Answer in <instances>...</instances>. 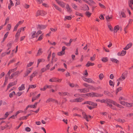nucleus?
<instances>
[{"label":"nucleus","mask_w":133,"mask_h":133,"mask_svg":"<svg viewBox=\"0 0 133 133\" xmlns=\"http://www.w3.org/2000/svg\"><path fill=\"white\" fill-rule=\"evenodd\" d=\"M87 95L88 97H101L102 95L98 94L92 92L91 93H89L86 94Z\"/></svg>","instance_id":"nucleus-1"},{"label":"nucleus","mask_w":133,"mask_h":133,"mask_svg":"<svg viewBox=\"0 0 133 133\" xmlns=\"http://www.w3.org/2000/svg\"><path fill=\"white\" fill-rule=\"evenodd\" d=\"M108 101L118 107L120 108H123V107L122 106L117 104L116 102L113 100L109 99Z\"/></svg>","instance_id":"nucleus-2"},{"label":"nucleus","mask_w":133,"mask_h":133,"mask_svg":"<svg viewBox=\"0 0 133 133\" xmlns=\"http://www.w3.org/2000/svg\"><path fill=\"white\" fill-rule=\"evenodd\" d=\"M88 104L94 106H96L97 105V103H94V102L91 101H88L85 102L83 103L82 104Z\"/></svg>","instance_id":"nucleus-3"},{"label":"nucleus","mask_w":133,"mask_h":133,"mask_svg":"<svg viewBox=\"0 0 133 133\" xmlns=\"http://www.w3.org/2000/svg\"><path fill=\"white\" fill-rule=\"evenodd\" d=\"M126 77V75L124 74H122L120 77L117 79V81H122L125 79Z\"/></svg>","instance_id":"nucleus-4"},{"label":"nucleus","mask_w":133,"mask_h":133,"mask_svg":"<svg viewBox=\"0 0 133 133\" xmlns=\"http://www.w3.org/2000/svg\"><path fill=\"white\" fill-rule=\"evenodd\" d=\"M83 79L85 81L87 82L91 83H95L94 81L91 79L90 78H87L85 77H83Z\"/></svg>","instance_id":"nucleus-5"},{"label":"nucleus","mask_w":133,"mask_h":133,"mask_svg":"<svg viewBox=\"0 0 133 133\" xmlns=\"http://www.w3.org/2000/svg\"><path fill=\"white\" fill-rule=\"evenodd\" d=\"M54 101H55V103H56L57 104L61 105V104L60 103H59L55 99H52V98H49L46 101V103H49L50 102H53Z\"/></svg>","instance_id":"nucleus-6"},{"label":"nucleus","mask_w":133,"mask_h":133,"mask_svg":"<svg viewBox=\"0 0 133 133\" xmlns=\"http://www.w3.org/2000/svg\"><path fill=\"white\" fill-rule=\"evenodd\" d=\"M83 100V99L82 98H78L74 99L73 100H71L70 101L72 102H82Z\"/></svg>","instance_id":"nucleus-7"},{"label":"nucleus","mask_w":133,"mask_h":133,"mask_svg":"<svg viewBox=\"0 0 133 133\" xmlns=\"http://www.w3.org/2000/svg\"><path fill=\"white\" fill-rule=\"evenodd\" d=\"M57 3L61 7L64 8L65 5V4L63 2H61L58 0H56Z\"/></svg>","instance_id":"nucleus-8"},{"label":"nucleus","mask_w":133,"mask_h":133,"mask_svg":"<svg viewBox=\"0 0 133 133\" xmlns=\"http://www.w3.org/2000/svg\"><path fill=\"white\" fill-rule=\"evenodd\" d=\"M46 26L47 25H44L38 24L37 25V28L38 29H40L42 30L45 29Z\"/></svg>","instance_id":"nucleus-9"},{"label":"nucleus","mask_w":133,"mask_h":133,"mask_svg":"<svg viewBox=\"0 0 133 133\" xmlns=\"http://www.w3.org/2000/svg\"><path fill=\"white\" fill-rule=\"evenodd\" d=\"M36 32L34 31L31 32V34L29 35V37L30 38H33L35 37H36Z\"/></svg>","instance_id":"nucleus-10"},{"label":"nucleus","mask_w":133,"mask_h":133,"mask_svg":"<svg viewBox=\"0 0 133 133\" xmlns=\"http://www.w3.org/2000/svg\"><path fill=\"white\" fill-rule=\"evenodd\" d=\"M33 68L32 67L31 68H30L27 69L26 71V72L25 74V75L24 76V77L27 76L28 75L31 71L32 70Z\"/></svg>","instance_id":"nucleus-11"},{"label":"nucleus","mask_w":133,"mask_h":133,"mask_svg":"<svg viewBox=\"0 0 133 133\" xmlns=\"http://www.w3.org/2000/svg\"><path fill=\"white\" fill-rule=\"evenodd\" d=\"M119 29V26L118 25H117L114 27L113 31L114 33H116Z\"/></svg>","instance_id":"nucleus-12"},{"label":"nucleus","mask_w":133,"mask_h":133,"mask_svg":"<svg viewBox=\"0 0 133 133\" xmlns=\"http://www.w3.org/2000/svg\"><path fill=\"white\" fill-rule=\"evenodd\" d=\"M16 81H15L13 82H11L9 83L7 87V89H8L11 87L16 84Z\"/></svg>","instance_id":"nucleus-13"},{"label":"nucleus","mask_w":133,"mask_h":133,"mask_svg":"<svg viewBox=\"0 0 133 133\" xmlns=\"http://www.w3.org/2000/svg\"><path fill=\"white\" fill-rule=\"evenodd\" d=\"M78 91L80 92L85 93L88 91V90L86 88H84L83 89H79Z\"/></svg>","instance_id":"nucleus-14"},{"label":"nucleus","mask_w":133,"mask_h":133,"mask_svg":"<svg viewBox=\"0 0 133 133\" xmlns=\"http://www.w3.org/2000/svg\"><path fill=\"white\" fill-rule=\"evenodd\" d=\"M132 43H130L127 45L124 48L125 50H126L130 48L132 45Z\"/></svg>","instance_id":"nucleus-15"},{"label":"nucleus","mask_w":133,"mask_h":133,"mask_svg":"<svg viewBox=\"0 0 133 133\" xmlns=\"http://www.w3.org/2000/svg\"><path fill=\"white\" fill-rule=\"evenodd\" d=\"M66 8L67 12H70L72 11V10L70 8V7L68 4H67L66 5Z\"/></svg>","instance_id":"nucleus-16"},{"label":"nucleus","mask_w":133,"mask_h":133,"mask_svg":"<svg viewBox=\"0 0 133 133\" xmlns=\"http://www.w3.org/2000/svg\"><path fill=\"white\" fill-rule=\"evenodd\" d=\"M89 2L86 1V2L89 5H91L92 4H95L96 3L92 0H89Z\"/></svg>","instance_id":"nucleus-17"},{"label":"nucleus","mask_w":133,"mask_h":133,"mask_svg":"<svg viewBox=\"0 0 133 133\" xmlns=\"http://www.w3.org/2000/svg\"><path fill=\"white\" fill-rule=\"evenodd\" d=\"M82 114L84 118H85L87 121H89L88 120V115H86L84 111L82 112Z\"/></svg>","instance_id":"nucleus-18"},{"label":"nucleus","mask_w":133,"mask_h":133,"mask_svg":"<svg viewBox=\"0 0 133 133\" xmlns=\"http://www.w3.org/2000/svg\"><path fill=\"white\" fill-rule=\"evenodd\" d=\"M10 52L11 51L10 50L8 52H5L3 53L2 54L1 56L2 57H3L7 55H8L10 53Z\"/></svg>","instance_id":"nucleus-19"},{"label":"nucleus","mask_w":133,"mask_h":133,"mask_svg":"<svg viewBox=\"0 0 133 133\" xmlns=\"http://www.w3.org/2000/svg\"><path fill=\"white\" fill-rule=\"evenodd\" d=\"M128 3L129 6L132 9H133V8L131 7V6L133 4V0H129Z\"/></svg>","instance_id":"nucleus-20"},{"label":"nucleus","mask_w":133,"mask_h":133,"mask_svg":"<svg viewBox=\"0 0 133 133\" xmlns=\"http://www.w3.org/2000/svg\"><path fill=\"white\" fill-rule=\"evenodd\" d=\"M110 60L113 62H114L116 63H118L119 61L117 59L114 58H110Z\"/></svg>","instance_id":"nucleus-21"},{"label":"nucleus","mask_w":133,"mask_h":133,"mask_svg":"<svg viewBox=\"0 0 133 133\" xmlns=\"http://www.w3.org/2000/svg\"><path fill=\"white\" fill-rule=\"evenodd\" d=\"M57 78L56 77H52L49 80V81L51 82H57Z\"/></svg>","instance_id":"nucleus-22"},{"label":"nucleus","mask_w":133,"mask_h":133,"mask_svg":"<svg viewBox=\"0 0 133 133\" xmlns=\"http://www.w3.org/2000/svg\"><path fill=\"white\" fill-rule=\"evenodd\" d=\"M94 65L93 63H92L89 61H88L86 65V66L87 67H89L90 66H93Z\"/></svg>","instance_id":"nucleus-23"},{"label":"nucleus","mask_w":133,"mask_h":133,"mask_svg":"<svg viewBox=\"0 0 133 133\" xmlns=\"http://www.w3.org/2000/svg\"><path fill=\"white\" fill-rule=\"evenodd\" d=\"M74 40V39H70L69 43L65 42L64 43L67 46H70L71 45V42L72 41Z\"/></svg>","instance_id":"nucleus-24"},{"label":"nucleus","mask_w":133,"mask_h":133,"mask_svg":"<svg viewBox=\"0 0 133 133\" xmlns=\"http://www.w3.org/2000/svg\"><path fill=\"white\" fill-rule=\"evenodd\" d=\"M18 89L19 91H21L24 90L25 89L24 85L23 84H22L21 86L18 88Z\"/></svg>","instance_id":"nucleus-25"},{"label":"nucleus","mask_w":133,"mask_h":133,"mask_svg":"<svg viewBox=\"0 0 133 133\" xmlns=\"http://www.w3.org/2000/svg\"><path fill=\"white\" fill-rule=\"evenodd\" d=\"M104 94L106 95L110 96L111 97H113V96L108 91H104Z\"/></svg>","instance_id":"nucleus-26"},{"label":"nucleus","mask_w":133,"mask_h":133,"mask_svg":"<svg viewBox=\"0 0 133 133\" xmlns=\"http://www.w3.org/2000/svg\"><path fill=\"white\" fill-rule=\"evenodd\" d=\"M105 18L107 21L109 22L111 20V19H112V16H106Z\"/></svg>","instance_id":"nucleus-27"},{"label":"nucleus","mask_w":133,"mask_h":133,"mask_svg":"<svg viewBox=\"0 0 133 133\" xmlns=\"http://www.w3.org/2000/svg\"><path fill=\"white\" fill-rule=\"evenodd\" d=\"M126 106L128 107H130L133 106V103H126Z\"/></svg>","instance_id":"nucleus-28"},{"label":"nucleus","mask_w":133,"mask_h":133,"mask_svg":"<svg viewBox=\"0 0 133 133\" xmlns=\"http://www.w3.org/2000/svg\"><path fill=\"white\" fill-rule=\"evenodd\" d=\"M122 90V88L121 87H119L118 88L116 91V94L117 95V93Z\"/></svg>","instance_id":"nucleus-29"},{"label":"nucleus","mask_w":133,"mask_h":133,"mask_svg":"<svg viewBox=\"0 0 133 133\" xmlns=\"http://www.w3.org/2000/svg\"><path fill=\"white\" fill-rule=\"evenodd\" d=\"M38 103V102H36L34 105H30V107L32 108H36Z\"/></svg>","instance_id":"nucleus-30"},{"label":"nucleus","mask_w":133,"mask_h":133,"mask_svg":"<svg viewBox=\"0 0 133 133\" xmlns=\"http://www.w3.org/2000/svg\"><path fill=\"white\" fill-rule=\"evenodd\" d=\"M37 73V71H35L30 76L33 78L34 77Z\"/></svg>","instance_id":"nucleus-31"},{"label":"nucleus","mask_w":133,"mask_h":133,"mask_svg":"<svg viewBox=\"0 0 133 133\" xmlns=\"http://www.w3.org/2000/svg\"><path fill=\"white\" fill-rule=\"evenodd\" d=\"M71 19V17L70 16H65V18H64V20H66V19L70 20Z\"/></svg>","instance_id":"nucleus-32"},{"label":"nucleus","mask_w":133,"mask_h":133,"mask_svg":"<svg viewBox=\"0 0 133 133\" xmlns=\"http://www.w3.org/2000/svg\"><path fill=\"white\" fill-rule=\"evenodd\" d=\"M15 92L14 91H13L9 94V97L10 98H12L13 97V96L15 95Z\"/></svg>","instance_id":"nucleus-33"},{"label":"nucleus","mask_w":133,"mask_h":133,"mask_svg":"<svg viewBox=\"0 0 133 133\" xmlns=\"http://www.w3.org/2000/svg\"><path fill=\"white\" fill-rule=\"evenodd\" d=\"M20 35V34H18L17 33H16V34L15 35V37L16 38L15 40L16 41H17V40H18V39Z\"/></svg>","instance_id":"nucleus-34"},{"label":"nucleus","mask_w":133,"mask_h":133,"mask_svg":"<svg viewBox=\"0 0 133 133\" xmlns=\"http://www.w3.org/2000/svg\"><path fill=\"white\" fill-rule=\"evenodd\" d=\"M98 4L99 6L102 8L105 9L106 8L105 6L104 5H103L101 4V3H98Z\"/></svg>","instance_id":"nucleus-35"},{"label":"nucleus","mask_w":133,"mask_h":133,"mask_svg":"<svg viewBox=\"0 0 133 133\" xmlns=\"http://www.w3.org/2000/svg\"><path fill=\"white\" fill-rule=\"evenodd\" d=\"M9 33V32H7L5 35L3 39V41H4L5 39L8 35Z\"/></svg>","instance_id":"nucleus-36"},{"label":"nucleus","mask_w":133,"mask_h":133,"mask_svg":"<svg viewBox=\"0 0 133 133\" xmlns=\"http://www.w3.org/2000/svg\"><path fill=\"white\" fill-rule=\"evenodd\" d=\"M42 53L41 49H40L38 50V52L37 54V56H38L40 55Z\"/></svg>","instance_id":"nucleus-37"},{"label":"nucleus","mask_w":133,"mask_h":133,"mask_svg":"<svg viewBox=\"0 0 133 133\" xmlns=\"http://www.w3.org/2000/svg\"><path fill=\"white\" fill-rule=\"evenodd\" d=\"M17 74L18 72H15L14 73L12 74L9 77V78H12L15 75H17Z\"/></svg>","instance_id":"nucleus-38"},{"label":"nucleus","mask_w":133,"mask_h":133,"mask_svg":"<svg viewBox=\"0 0 133 133\" xmlns=\"http://www.w3.org/2000/svg\"><path fill=\"white\" fill-rule=\"evenodd\" d=\"M86 15L88 17H89L91 15V13H90L89 11H87L85 13Z\"/></svg>","instance_id":"nucleus-39"},{"label":"nucleus","mask_w":133,"mask_h":133,"mask_svg":"<svg viewBox=\"0 0 133 133\" xmlns=\"http://www.w3.org/2000/svg\"><path fill=\"white\" fill-rule=\"evenodd\" d=\"M42 32L40 30H38L36 33V37H37L38 35L42 33Z\"/></svg>","instance_id":"nucleus-40"},{"label":"nucleus","mask_w":133,"mask_h":133,"mask_svg":"<svg viewBox=\"0 0 133 133\" xmlns=\"http://www.w3.org/2000/svg\"><path fill=\"white\" fill-rule=\"evenodd\" d=\"M36 86L35 85H29V89L30 88H34L36 87Z\"/></svg>","instance_id":"nucleus-41"},{"label":"nucleus","mask_w":133,"mask_h":133,"mask_svg":"<svg viewBox=\"0 0 133 133\" xmlns=\"http://www.w3.org/2000/svg\"><path fill=\"white\" fill-rule=\"evenodd\" d=\"M108 60L107 57L103 58L102 59V61L104 62H106Z\"/></svg>","instance_id":"nucleus-42"},{"label":"nucleus","mask_w":133,"mask_h":133,"mask_svg":"<svg viewBox=\"0 0 133 133\" xmlns=\"http://www.w3.org/2000/svg\"><path fill=\"white\" fill-rule=\"evenodd\" d=\"M99 77L100 79L101 80H102L104 77V75L103 74H101L99 75Z\"/></svg>","instance_id":"nucleus-43"},{"label":"nucleus","mask_w":133,"mask_h":133,"mask_svg":"<svg viewBox=\"0 0 133 133\" xmlns=\"http://www.w3.org/2000/svg\"><path fill=\"white\" fill-rule=\"evenodd\" d=\"M72 7L75 10L77 9V6L74 3H72L71 4Z\"/></svg>","instance_id":"nucleus-44"},{"label":"nucleus","mask_w":133,"mask_h":133,"mask_svg":"<svg viewBox=\"0 0 133 133\" xmlns=\"http://www.w3.org/2000/svg\"><path fill=\"white\" fill-rule=\"evenodd\" d=\"M120 17H125V15L124 13L123 12H121V14L120 15Z\"/></svg>","instance_id":"nucleus-45"},{"label":"nucleus","mask_w":133,"mask_h":133,"mask_svg":"<svg viewBox=\"0 0 133 133\" xmlns=\"http://www.w3.org/2000/svg\"><path fill=\"white\" fill-rule=\"evenodd\" d=\"M65 53V51H62L60 52H59L58 53V55L59 56H61L64 55Z\"/></svg>","instance_id":"nucleus-46"},{"label":"nucleus","mask_w":133,"mask_h":133,"mask_svg":"<svg viewBox=\"0 0 133 133\" xmlns=\"http://www.w3.org/2000/svg\"><path fill=\"white\" fill-rule=\"evenodd\" d=\"M108 26L110 30L111 31H113V29L111 26L110 24L108 25Z\"/></svg>","instance_id":"nucleus-47"},{"label":"nucleus","mask_w":133,"mask_h":133,"mask_svg":"<svg viewBox=\"0 0 133 133\" xmlns=\"http://www.w3.org/2000/svg\"><path fill=\"white\" fill-rule=\"evenodd\" d=\"M41 15H44L46 14V12L45 11H43V10H41Z\"/></svg>","instance_id":"nucleus-48"},{"label":"nucleus","mask_w":133,"mask_h":133,"mask_svg":"<svg viewBox=\"0 0 133 133\" xmlns=\"http://www.w3.org/2000/svg\"><path fill=\"white\" fill-rule=\"evenodd\" d=\"M109 82L110 85L112 86L113 87H114V83H113L112 81L110 80L109 81Z\"/></svg>","instance_id":"nucleus-49"},{"label":"nucleus","mask_w":133,"mask_h":133,"mask_svg":"<svg viewBox=\"0 0 133 133\" xmlns=\"http://www.w3.org/2000/svg\"><path fill=\"white\" fill-rule=\"evenodd\" d=\"M34 63V62H30L28 64L27 66V67H30Z\"/></svg>","instance_id":"nucleus-50"},{"label":"nucleus","mask_w":133,"mask_h":133,"mask_svg":"<svg viewBox=\"0 0 133 133\" xmlns=\"http://www.w3.org/2000/svg\"><path fill=\"white\" fill-rule=\"evenodd\" d=\"M44 61V60L43 59H39L38 60L37 64L38 65L41 62H43Z\"/></svg>","instance_id":"nucleus-51"},{"label":"nucleus","mask_w":133,"mask_h":133,"mask_svg":"<svg viewBox=\"0 0 133 133\" xmlns=\"http://www.w3.org/2000/svg\"><path fill=\"white\" fill-rule=\"evenodd\" d=\"M25 130L27 132H30L31 131L30 128L29 127H27L25 128Z\"/></svg>","instance_id":"nucleus-52"},{"label":"nucleus","mask_w":133,"mask_h":133,"mask_svg":"<svg viewBox=\"0 0 133 133\" xmlns=\"http://www.w3.org/2000/svg\"><path fill=\"white\" fill-rule=\"evenodd\" d=\"M41 10H38V11L36 13V16H38L39 15H40L41 14Z\"/></svg>","instance_id":"nucleus-53"},{"label":"nucleus","mask_w":133,"mask_h":133,"mask_svg":"<svg viewBox=\"0 0 133 133\" xmlns=\"http://www.w3.org/2000/svg\"><path fill=\"white\" fill-rule=\"evenodd\" d=\"M43 37V35L42 34L39 37L37 40L40 41L42 40Z\"/></svg>","instance_id":"nucleus-54"},{"label":"nucleus","mask_w":133,"mask_h":133,"mask_svg":"<svg viewBox=\"0 0 133 133\" xmlns=\"http://www.w3.org/2000/svg\"><path fill=\"white\" fill-rule=\"evenodd\" d=\"M55 9H57V10H58L60 12H62V9L60 8L59 7H58V6H56L55 7Z\"/></svg>","instance_id":"nucleus-55"},{"label":"nucleus","mask_w":133,"mask_h":133,"mask_svg":"<svg viewBox=\"0 0 133 133\" xmlns=\"http://www.w3.org/2000/svg\"><path fill=\"white\" fill-rule=\"evenodd\" d=\"M126 52L125 51L123 50L121 52V54H122V56H124L126 54Z\"/></svg>","instance_id":"nucleus-56"},{"label":"nucleus","mask_w":133,"mask_h":133,"mask_svg":"<svg viewBox=\"0 0 133 133\" xmlns=\"http://www.w3.org/2000/svg\"><path fill=\"white\" fill-rule=\"evenodd\" d=\"M57 28H55L54 29L51 28H50V30L52 31L53 32H55L57 30Z\"/></svg>","instance_id":"nucleus-57"},{"label":"nucleus","mask_w":133,"mask_h":133,"mask_svg":"<svg viewBox=\"0 0 133 133\" xmlns=\"http://www.w3.org/2000/svg\"><path fill=\"white\" fill-rule=\"evenodd\" d=\"M23 112V111L22 110H19V111H17L16 112V114L15 115V116H16L17 115H18V114H19V113H21V112Z\"/></svg>","instance_id":"nucleus-58"},{"label":"nucleus","mask_w":133,"mask_h":133,"mask_svg":"<svg viewBox=\"0 0 133 133\" xmlns=\"http://www.w3.org/2000/svg\"><path fill=\"white\" fill-rule=\"evenodd\" d=\"M24 21L23 20L20 21H19L17 24L18 25H21L24 22Z\"/></svg>","instance_id":"nucleus-59"},{"label":"nucleus","mask_w":133,"mask_h":133,"mask_svg":"<svg viewBox=\"0 0 133 133\" xmlns=\"http://www.w3.org/2000/svg\"><path fill=\"white\" fill-rule=\"evenodd\" d=\"M12 45L11 43H8L7 44V46H8L9 48H11Z\"/></svg>","instance_id":"nucleus-60"},{"label":"nucleus","mask_w":133,"mask_h":133,"mask_svg":"<svg viewBox=\"0 0 133 133\" xmlns=\"http://www.w3.org/2000/svg\"><path fill=\"white\" fill-rule=\"evenodd\" d=\"M120 103L121 104L124 105L126 106V103H125L124 101H120Z\"/></svg>","instance_id":"nucleus-61"},{"label":"nucleus","mask_w":133,"mask_h":133,"mask_svg":"<svg viewBox=\"0 0 133 133\" xmlns=\"http://www.w3.org/2000/svg\"><path fill=\"white\" fill-rule=\"evenodd\" d=\"M11 27V25L10 24H9L8 25V28H7V30H9Z\"/></svg>","instance_id":"nucleus-62"},{"label":"nucleus","mask_w":133,"mask_h":133,"mask_svg":"<svg viewBox=\"0 0 133 133\" xmlns=\"http://www.w3.org/2000/svg\"><path fill=\"white\" fill-rule=\"evenodd\" d=\"M121 100H125L126 99L122 97H120L119 98V100L121 101Z\"/></svg>","instance_id":"nucleus-63"},{"label":"nucleus","mask_w":133,"mask_h":133,"mask_svg":"<svg viewBox=\"0 0 133 133\" xmlns=\"http://www.w3.org/2000/svg\"><path fill=\"white\" fill-rule=\"evenodd\" d=\"M46 68H42L41 70V73H43V72H44L45 71H46Z\"/></svg>","instance_id":"nucleus-64"}]
</instances>
